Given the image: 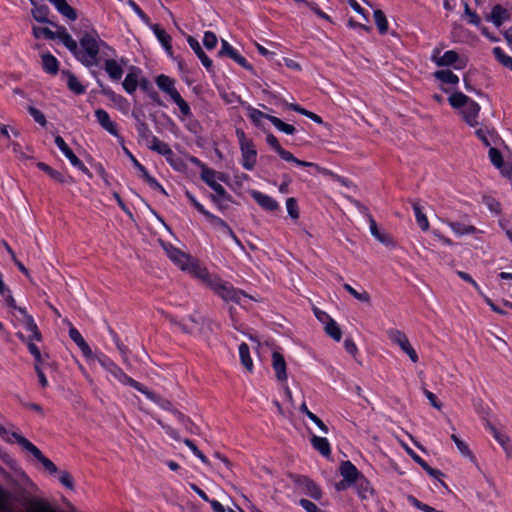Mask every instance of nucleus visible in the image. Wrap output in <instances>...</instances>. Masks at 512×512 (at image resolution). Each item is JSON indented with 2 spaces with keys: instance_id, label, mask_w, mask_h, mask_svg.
I'll return each mask as SVG.
<instances>
[{
  "instance_id": "obj_1",
  "label": "nucleus",
  "mask_w": 512,
  "mask_h": 512,
  "mask_svg": "<svg viewBox=\"0 0 512 512\" xmlns=\"http://www.w3.org/2000/svg\"><path fill=\"white\" fill-rule=\"evenodd\" d=\"M112 54L115 51L103 41L97 31L91 30L85 32L79 39V46L75 57L86 67L98 66L101 62V56H109L108 52Z\"/></svg>"
},
{
  "instance_id": "obj_2",
  "label": "nucleus",
  "mask_w": 512,
  "mask_h": 512,
  "mask_svg": "<svg viewBox=\"0 0 512 512\" xmlns=\"http://www.w3.org/2000/svg\"><path fill=\"white\" fill-rule=\"evenodd\" d=\"M162 246L166 251L167 256L182 270L188 271L200 278H204L208 275L206 269H203L198 264L194 263L188 254L182 252L172 244H163Z\"/></svg>"
},
{
  "instance_id": "obj_3",
  "label": "nucleus",
  "mask_w": 512,
  "mask_h": 512,
  "mask_svg": "<svg viewBox=\"0 0 512 512\" xmlns=\"http://www.w3.org/2000/svg\"><path fill=\"white\" fill-rule=\"evenodd\" d=\"M174 80L167 75L160 74L156 77V84L160 90L170 96V98L177 104L180 112L185 117L192 116L189 104L182 98L174 85Z\"/></svg>"
},
{
  "instance_id": "obj_4",
  "label": "nucleus",
  "mask_w": 512,
  "mask_h": 512,
  "mask_svg": "<svg viewBox=\"0 0 512 512\" xmlns=\"http://www.w3.org/2000/svg\"><path fill=\"white\" fill-rule=\"evenodd\" d=\"M363 214V223L360 222V227H368L371 235L386 247L395 248L396 242L393 237L385 230H381L370 212H367L364 208H361Z\"/></svg>"
},
{
  "instance_id": "obj_5",
  "label": "nucleus",
  "mask_w": 512,
  "mask_h": 512,
  "mask_svg": "<svg viewBox=\"0 0 512 512\" xmlns=\"http://www.w3.org/2000/svg\"><path fill=\"white\" fill-rule=\"evenodd\" d=\"M98 363L108 371L115 379L124 385L131 386L135 389H140V382L128 376L116 363H114L108 356L100 354L96 356Z\"/></svg>"
},
{
  "instance_id": "obj_6",
  "label": "nucleus",
  "mask_w": 512,
  "mask_h": 512,
  "mask_svg": "<svg viewBox=\"0 0 512 512\" xmlns=\"http://www.w3.org/2000/svg\"><path fill=\"white\" fill-rule=\"evenodd\" d=\"M16 438L17 443L26 451L31 453L42 465L43 467L50 473L56 474L58 469L56 465L37 448L32 442L23 437L20 434H13Z\"/></svg>"
},
{
  "instance_id": "obj_7",
  "label": "nucleus",
  "mask_w": 512,
  "mask_h": 512,
  "mask_svg": "<svg viewBox=\"0 0 512 512\" xmlns=\"http://www.w3.org/2000/svg\"><path fill=\"white\" fill-rule=\"evenodd\" d=\"M210 285L214 292L224 301L240 303L242 297H245V294L242 291L219 279L212 281Z\"/></svg>"
},
{
  "instance_id": "obj_8",
  "label": "nucleus",
  "mask_w": 512,
  "mask_h": 512,
  "mask_svg": "<svg viewBox=\"0 0 512 512\" xmlns=\"http://www.w3.org/2000/svg\"><path fill=\"white\" fill-rule=\"evenodd\" d=\"M431 59L439 67L453 65L455 69H463L466 66V61L460 59L458 53L454 50L446 51L441 55V51L438 48H435Z\"/></svg>"
},
{
  "instance_id": "obj_9",
  "label": "nucleus",
  "mask_w": 512,
  "mask_h": 512,
  "mask_svg": "<svg viewBox=\"0 0 512 512\" xmlns=\"http://www.w3.org/2000/svg\"><path fill=\"white\" fill-rule=\"evenodd\" d=\"M388 338L396 345L400 347V349L408 355L410 360L413 363L418 362V355L415 349L409 342L406 334L398 329H390L387 331Z\"/></svg>"
},
{
  "instance_id": "obj_10",
  "label": "nucleus",
  "mask_w": 512,
  "mask_h": 512,
  "mask_svg": "<svg viewBox=\"0 0 512 512\" xmlns=\"http://www.w3.org/2000/svg\"><path fill=\"white\" fill-rule=\"evenodd\" d=\"M266 142L279 154V156L283 160H285L287 162H293L296 165L302 166V167H314L317 169L319 168L318 165L315 163L299 160L296 157H294L291 152L282 148L278 139L272 133L267 134Z\"/></svg>"
},
{
  "instance_id": "obj_11",
  "label": "nucleus",
  "mask_w": 512,
  "mask_h": 512,
  "mask_svg": "<svg viewBox=\"0 0 512 512\" xmlns=\"http://www.w3.org/2000/svg\"><path fill=\"white\" fill-rule=\"evenodd\" d=\"M137 390L139 392H141L142 394H144L148 399H150L154 403L158 404L162 409L172 411L175 414V416L178 418L179 421L184 422L186 420V417L183 413H181L180 411H178L176 409H173L172 403L169 400L150 391L143 384L140 383V389H137Z\"/></svg>"
},
{
  "instance_id": "obj_12",
  "label": "nucleus",
  "mask_w": 512,
  "mask_h": 512,
  "mask_svg": "<svg viewBox=\"0 0 512 512\" xmlns=\"http://www.w3.org/2000/svg\"><path fill=\"white\" fill-rule=\"evenodd\" d=\"M123 150L127 157L133 163L134 167L140 172L141 177L148 183V185L152 189L158 190L162 194L167 195V192L163 188V186L148 173L147 169L134 157V155L126 147H123Z\"/></svg>"
},
{
  "instance_id": "obj_13",
  "label": "nucleus",
  "mask_w": 512,
  "mask_h": 512,
  "mask_svg": "<svg viewBox=\"0 0 512 512\" xmlns=\"http://www.w3.org/2000/svg\"><path fill=\"white\" fill-rule=\"evenodd\" d=\"M55 144L60 149V151L66 156V158L70 161L71 165L81 170L83 173L87 174L90 178L92 177L89 169L84 165V163L74 154L72 149L66 144L64 139L61 136L55 137Z\"/></svg>"
},
{
  "instance_id": "obj_14",
  "label": "nucleus",
  "mask_w": 512,
  "mask_h": 512,
  "mask_svg": "<svg viewBox=\"0 0 512 512\" xmlns=\"http://www.w3.org/2000/svg\"><path fill=\"white\" fill-rule=\"evenodd\" d=\"M190 322L192 325L187 324H179V328L184 332L188 334H194V333H204L205 328L208 330H211L210 324L211 321L205 317H196L195 315H191L189 317Z\"/></svg>"
},
{
  "instance_id": "obj_15",
  "label": "nucleus",
  "mask_w": 512,
  "mask_h": 512,
  "mask_svg": "<svg viewBox=\"0 0 512 512\" xmlns=\"http://www.w3.org/2000/svg\"><path fill=\"white\" fill-rule=\"evenodd\" d=\"M354 488L361 499L369 500L374 497V490L369 481L354 467Z\"/></svg>"
},
{
  "instance_id": "obj_16",
  "label": "nucleus",
  "mask_w": 512,
  "mask_h": 512,
  "mask_svg": "<svg viewBox=\"0 0 512 512\" xmlns=\"http://www.w3.org/2000/svg\"><path fill=\"white\" fill-rule=\"evenodd\" d=\"M480 109H481L480 105L471 99V101H469L460 110V113L468 126L477 127L479 125L477 118H478Z\"/></svg>"
},
{
  "instance_id": "obj_17",
  "label": "nucleus",
  "mask_w": 512,
  "mask_h": 512,
  "mask_svg": "<svg viewBox=\"0 0 512 512\" xmlns=\"http://www.w3.org/2000/svg\"><path fill=\"white\" fill-rule=\"evenodd\" d=\"M215 177L216 172L213 169L203 166V170L201 171V179L215 192L214 195H219L226 198L227 191L221 184L216 182Z\"/></svg>"
},
{
  "instance_id": "obj_18",
  "label": "nucleus",
  "mask_w": 512,
  "mask_h": 512,
  "mask_svg": "<svg viewBox=\"0 0 512 512\" xmlns=\"http://www.w3.org/2000/svg\"><path fill=\"white\" fill-rule=\"evenodd\" d=\"M339 473L343 479L334 484L337 491H343L352 486V462L342 461L339 467Z\"/></svg>"
},
{
  "instance_id": "obj_19",
  "label": "nucleus",
  "mask_w": 512,
  "mask_h": 512,
  "mask_svg": "<svg viewBox=\"0 0 512 512\" xmlns=\"http://www.w3.org/2000/svg\"><path fill=\"white\" fill-rule=\"evenodd\" d=\"M241 156H242V166L246 170H253L254 166L256 164V158H257V150L255 148V145L252 142L248 144H244L240 147Z\"/></svg>"
},
{
  "instance_id": "obj_20",
  "label": "nucleus",
  "mask_w": 512,
  "mask_h": 512,
  "mask_svg": "<svg viewBox=\"0 0 512 512\" xmlns=\"http://www.w3.org/2000/svg\"><path fill=\"white\" fill-rule=\"evenodd\" d=\"M95 117L100 126L105 129L108 133L115 137H120L117 124L111 120L109 114L104 109H96Z\"/></svg>"
},
{
  "instance_id": "obj_21",
  "label": "nucleus",
  "mask_w": 512,
  "mask_h": 512,
  "mask_svg": "<svg viewBox=\"0 0 512 512\" xmlns=\"http://www.w3.org/2000/svg\"><path fill=\"white\" fill-rule=\"evenodd\" d=\"M510 18V12L500 4L495 5L491 12L485 16L486 21L493 23L496 27H500Z\"/></svg>"
},
{
  "instance_id": "obj_22",
  "label": "nucleus",
  "mask_w": 512,
  "mask_h": 512,
  "mask_svg": "<svg viewBox=\"0 0 512 512\" xmlns=\"http://www.w3.org/2000/svg\"><path fill=\"white\" fill-rule=\"evenodd\" d=\"M476 136L482 141L486 147L497 146L501 138L494 129L488 127H479L475 130Z\"/></svg>"
},
{
  "instance_id": "obj_23",
  "label": "nucleus",
  "mask_w": 512,
  "mask_h": 512,
  "mask_svg": "<svg viewBox=\"0 0 512 512\" xmlns=\"http://www.w3.org/2000/svg\"><path fill=\"white\" fill-rule=\"evenodd\" d=\"M140 74L141 70L137 67H131L129 73L126 75L124 81L122 82L123 89L128 94H133L137 87H140Z\"/></svg>"
},
{
  "instance_id": "obj_24",
  "label": "nucleus",
  "mask_w": 512,
  "mask_h": 512,
  "mask_svg": "<svg viewBox=\"0 0 512 512\" xmlns=\"http://www.w3.org/2000/svg\"><path fill=\"white\" fill-rule=\"evenodd\" d=\"M251 197L255 200V202L264 210L273 212L279 208L278 202L273 199L271 196L266 195L260 191H252Z\"/></svg>"
},
{
  "instance_id": "obj_25",
  "label": "nucleus",
  "mask_w": 512,
  "mask_h": 512,
  "mask_svg": "<svg viewBox=\"0 0 512 512\" xmlns=\"http://www.w3.org/2000/svg\"><path fill=\"white\" fill-rule=\"evenodd\" d=\"M187 42H188L189 46L191 47V49L194 51V53L197 55L199 60L201 61L202 65L208 71H212V69H213V62L205 54V52L203 51V49H202L200 43L198 42V40L196 38H194L193 36H188L187 37Z\"/></svg>"
},
{
  "instance_id": "obj_26",
  "label": "nucleus",
  "mask_w": 512,
  "mask_h": 512,
  "mask_svg": "<svg viewBox=\"0 0 512 512\" xmlns=\"http://www.w3.org/2000/svg\"><path fill=\"white\" fill-rule=\"evenodd\" d=\"M272 367L278 381L287 379L286 361L280 352L274 351L272 353Z\"/></svg>"
},
{
  "instance_id": "obj_27",
  "label": "nucleus",
  "mask_w": 512,
  "mask_h": 512,
  "mask_svg": "<svg viewBox=\"0 0 512 512\" xmlns=\"http://www.w3.org/2000/svg\"><path fill=\"white\" fill-rule=\"evenodd\" d=\"M18 311L24 316V325L26 330L31 333L29 336L31 340L41 341L42 335L33 317L27 313L25 308H18Z\"/></svg>"
},
{
  "instance_id": "obj_28",
  "label": "nucleus",
  "mask_w": 512,
  "mask_h": 512,
  "mask_svg": "<svg viewBox=\"0 0 512 512\" xmlns=\"http://www.w3.org/2000/svg\"><path fill=\"white\" fill-rule=\"evenodd\" d=\"M354 12L358 15V19H354V27L357 26L365 31H370L371 26L367 25L369 22L370 9L361 7L360 4L354 0Z\"/></svg>"
},
{
  "instance_id": "obj_29",
  "label": "nucleus",
  "mask_w": 512,
  "mask_h": 512,
  "mask_svg": "<svg viewBox=\"0 0 512 512\" xmlns=\"http://www.w3.org/2000/svg\"><path fill=\"white\" fill-rule=\"evenodd\" d=\"M69 336L76 343V345L79 347V349L81 350L82 354L86 358L94 357L91 348L89 347L87 342L84 340V338L82 337L80 332L75 327H71L69 329Z\"/></svg>"
},
{
  "instance_id": "obj_30",
  "label": "nucleus",
  "mask_w": 512,
  "mask_h": 512,
  "mask_svg": "<svg viewBox=\"0 0 512 512\" xmlns=\"http://www.w3.org/2000/svg\"><path fill=\"white\" fill-rule=\"evenodd\" d=\"M104 69L112 81L118 82L124 73L120 63L114 59H106L104 62Z\"/></svg>"
},
{
  "instance_id": "obj_31",
  "label": "nucleus",
  "mask_w": 512,
  "mask_h": 512,
  "mask_svg": "<svg viewBox=\"0 0 512 512\" xmlns=\"http://www.w3.org/2000/svg\"><path fill=\"white\" fill-rule=\"evenodd\" d=\"M133 117L136 120V130L138 133V137L140 140L145 141L149 144L152 141V138L155 137L152 135V132L147 123H145L137 114L132 113Z\"/></svg>"
},
{
  "instance_id": "obj_32",
  "label": "nucleus",
  "mask_w": 512,
  "mask_h": 512,
  "mask_svg": "<svg viewBox=\"0 0 512 512\" xmlns=\"http://www.w3.org/2000/svg\"><path fill=\"white\" fill-rule=\"evenodd\" d=\"M49 2L52 3L57 11L68 20L74 21L77 19L76 10L72 8L66 0H49Z\"/></svg>"
},
{
  "instance_id": "obj_33",
  "label": "nucleus",
  "mask_w": 512,
  "mask_h": 512,
  "mask_svg": "<svg viewBox=\"0 0 512 512\" xmlns=\"http://www.w3.org/2000/svg\"><path fill=\"white\" fill-rule=\"evenodd\" d=\"M62 76L66 77L67 80V86L69 90H71L73 93L77 95L84 94L86 89L85 86H83L78 78L69 70H63Z\"/></svg>"
},
{
  "instance_id": "obj_34",
  "label": "nucleus",
  "mask_w": 512,
  "mask_h": 512,
  "mask_svg": "<svg viewBox=\"0 0 512 512\" xmlns=\"http://www.w3.org/2000/svg\"><path fill=\"white\" fill-rule=\"evenodd\" d=\"M37 167L47 173L54 181L58 183H69L72 182V178L70 176H65L61 172L53 169L49 165L44 162H38Z\"/></svg>"
},
{
  "instance_id": "obj_35",
  "label": "nucleus",
  "mask_w": 512,
  "mask_h": 512,
  "mask_svg": "<svg viewBox=\"0 0 512 512\" xmlns=\"http://www.w3.org/2000/svg\"><path fill=\"white\" fill-rule=\"evenodd\" d=\"M407 453L413 458L415 462H417L430 476L438 479L443 476V473L438 470L430 467L425 460H423L419 455H417L411 448L405 446Z\"/></svg>"
},
{
  "instance_id": "obj_36",
  "label": "nucleus",
  "mask_w": 512,
  "mask_h": 512,
  "mask_svg": "<svg viewBox=\"0 0 512 512\" xmlns=\"http://www.w3.org/2000/svg\"><path fill=\"white\" fill-rule=\"evenodd\" d=\"M354 299L358 300L360 302L359 312L367 315L371 309H372V302L370 294L363 290L361 292H358L354 290Z\"/></svg>"
},
{
  "instance_id": "obj_37",
  "label": "nucleus",
  "mask_w": 512,
  "mask_h": 512,
  "mask_svg": "<svg viewBox=\"0 0 512 512\" xmlns=\"http://www.w3.org/2000/svg\"><path fill=\"white\" fill-rule=\"evenodd\" d=\"M56 38H59L65 47L75 55L77 52L78 43L71 37V35L67 32L66 28L61 27L56 32Z\"/></svg>"
},
{
  "instance_id": "obj_38",
  "label": "nucleus",
  "mask_w": 512,
  "mask_h": 512,
  "mask_svg": "<svg viewBox=\"0 0 512 512\" xmlns=\"http://www.w3.org/2000/svg\"><path fill=\"white\" fill-rule=\"evenodd\" d=\"M311 445L322 456L328 457L331 454V447L328 440L324 437L313 435L311 437Z\"/></svg>"
},
{
  "instance_id": "obj_39",
  "label": "nucleus",
  "mask_w": 512,
  "mask_h": 512,
  "mask_svg": "<svg viewBox=\"0 0 512 512\" xmlns=\"http://www.w3.org/2000/svg\"><path fill=\"white\" fill-rule=\"evenodd\" d=\"M140 89L145 92L148 97L155 102L157 105L162 106L163 102L158 94V92L154 89L152 83L147 79L142 77L140 80Z\"/></svg>"
},
{
  "instance_id": "obj_40",
  "label": "nucleus",
  "mask_w": 512,
  "mask_h": 512,
  "mask_svg": "<svg viewBox=\"0 0 512 512\" xmlns=\"http://www.w3.org/2000/svg\"><path fill=\"white\" fill-rule=\"evenodd\" d=\"M153 32L159 42L163 45L166 52L171 56L172 55V45H171V36L162 28H160L159 25L155 24L153 26Z\"/></svg>"
},
{
  "instance_id": "obj_41",
  "label": "nucleus",
  "mask_w": 512,
  "mask_h": 512,
  "mask_svg": "<svg viewBox=\"0 0 512 512\" xmlns=\"http://www.w3.org/2000/svg\"><path fill=\"white\" fill-rule=\"evenodd\" d=\"M32 8V16L33 18L40 23H51L48 19L49 8L47 5H37L33 0H31Z\"/></svg>"
},
{
  "instance_id": "obj_42",
  "label": "nucleus",
  "mask_w": 512,
  "mask_h": 512,
  "mask_svg": "<svg viewBox=\"0 0 512 512\" xmlns=\"http://www.w3.org/2000/svg\"><path fill=\"white\" fill-rule=\"evenodd\" d=\"M41 58L43 69L50 75H56L59 70V62L56 57L50 53H45Z\"/></svg>"
},
{
  "instance_id": "obj_43",
  "label": "nucleus",
  "mask_w": 512,
  "mask_h": 512,
  "mask_svg": "<svg viewBox=\"0 0 512 512\" xmlns=\"http://www.w3.org/2000/svg\"><path fill=\"white\" fill-rule=\"evenodd\" d=\"M148 147L149 149L167 158L173 155V151L170 146L167 143L159 140L157 137L152 138V141L148 144Z\"/></svg>"
},
{
  "instance_id": "obj_44",
  "label": "nucleus",
  "mask_w": 512,
  "mask_h": 512,
  "mask_svg": "<svg viewBox=\"0 0 512 512\" xmlns=\"http://www.w3.org/2000/svg\"><path fill=\"white\" fill-rule=\"evenodd\" d=\"M300 483L305 487L307 495L315 500H320L322 497V491L320 487L311 479L303 477Z\"/></svg>"
},
{
  "instance_id": "obj_45",
  "label": "nucleus",
  "mask_w": 512,
  "mask_h": 512,
  "mask_svg": "<svg viewBox=\"0 0 512 512\" xmlns=\"http://www.w3.org/2000/svg\"><path fill=\"white\" fill-rule=\"evenodd\" d=\"M448 225L452 229V231L458 236H463L466 234H474L477 232V229L475 226L467 225L465 223L458 222V221L448 222Z\"/></svg>"
},
{
  "instance_id": "obj_46",
  "label": "nucleus",
  "mask_w": 512,
  "mask_h": 512,
  "mask_svg": "<svg viewBox=\"0 0 512 512\" xmlns=\"http://www.w3.org/2000/svg\"><path fill=\"white\" fill-rule=\"evenodd\" d=\"M412 208L416 217V221L419 227L423 231H427L429 229V221L426 215L423 213L422 207L420 206L419 201H412Z\"/></svg>"
},
{
  "instance_id": "obj_47",
  "label": "nucleus",
  "mask_w": 512,
  "mask_h": 512,
  "mask_svg": "<svg viewBox=\"0 0 512 512\" xmlns=\"http://www.w3.org/2000/svg\"><path fill=\"white\" fill-rule=\"evenodd\" d=\"M300 411L304 413L313 423H315L322 433L328 434V426L313 412H311L305 403L300 406Z\"/></svg>"
},
{
  "instance_id": "obj_48",
  "label": "nucleus",
  "mask_w": 512,
  "mask_h": 512,
  "mask_svg": "<svg viewBox=\"0 0 512 512\" xmlns=\"http://www.w3.org/2000/svg\"><path fill=\"white\" fill-rule=\"evenodd\" d=\"M239 356L242 365L251 372L253 370V362L250 356L249 346L246 343H241L239 345Z\"/></svg>"
},
{
  "instance_id": "obj_49",
  "label": "nucleus",
  "mask_w": 512,
  "mask_h": 512,
  "mask_svg": "<svg viewBox=\"0 0 512 512\" xmlns=\"http://www.w3.org/2000/svg\"><path fill=\"white\" fill-rule=\"evenodd\" d=\"M449 104L455 109H462L471 99L462 92H454L448 98Z\"/></svg>"
},
{
  "instance_id": "obj_50",
  "label": "nucleus",
  "mask_w": 512,
  "mask_h": 512,
  "mask_svg": "<svg viewBox=\"0 0 512 512\" xmlns=\"http://www.w3.org/2000/svg\"><path fill=\"white\" fill-rule=\"evenodd\" d=\"M436 79L443 83L456 85L459 82V78L451 70H439L434 73Z\"/></svg>"
},
{
  "instance_id": "obj_51",
  "label": "nucleus",
  "mask_w": 512,
  "mask_h": 512,
  "mask_svg": "<svg viewBox=\"0 0 512 512\" xmlns=\"http://www.w3.org/2000/svg\"><path fill=\"white\" fill-rule=\"evenodd\" d=\"M325 332L335 341L339 342L342 337V332L338 324L332 319L324 326Z\"/></svg>"
},
{
  "instance_id": "obj_52",
  "label": "nucleus",
  "mask_w": 512,
  "mask_h": 512,
  "mask_svg": "<svg viewBox=\"0 0 512 512\" xmlns=\"http://www.w3.org/2000/svg\"><path fill=\"white\" fill-rule=\"evenodd\" d=\"M269 121L281 132L286 133L288 135H292L295 133L296 129L293 125L287 124L283 122L278 117H271L269 118Z\"/></svg>"
},
{
  "instance_id": "obj_53",
  "label": "nucleus",
  "mask_w": 512,
  "mask_h": 512,
  "mask_svg": "<svg viewBox=\"0 0 512 512\" xmlns=\"http://www.w3.org/2000/svg\"><path fill=\"white\" fill-rule=\"evenodd\" d=\"M495 58L506 68L512 71V57L505 54L500 47L493 48Z\"/></svg>"
},
{
  "instance_id": "obj_54",
  "label": "nucleus",
  "mask_w": 512,
  "mask_h": 512,
  "mask_svg": "<svg viewBox=\"0 0 512 512\" xmlns=\"http://www.w3.org/2000/svg\"><path fill=\"white\" fill-rule=\"evenodd\" d=\"M374 19L380 34H385L388 31V22L385 14L381 10L374 11Z\"/></svg>"
},
{
  "instance_id": "obj_55",
  "label": "nucleus",
  "mask_w": 512,
  "mask_h": 512,
  "mask_svg": "<svg viewBox=\"0 0 512 512\" xmlns=\"http://www.w3.org/2000/svg\"><path fill=\"white\" fill-rule=\"evenodd\" d=\"M211 201L218 207L219 210L225 211L229 208V204L232 202V197L226 192V198L219 195H210Z\"/></svg>"
},
{
  "instance_id": "obj_56",
  "label": "nucleus",
  "mask_w": 512,
  "mask_h": 512,
  "mask_svg": "<svg viewBox=\"0 0 512 512\" xmlns=\"http://www.w3.org/2000/svg\"><path fill=\"white\" fill-rule=\"evenodd\" d=\"M248 116L252 120V122L257 126L260 125L262 119L269 120V118L273 117L272 115L266 114L253 107H248Z\"/></svg>"
},
{
  "instance_id": "obj_57",
  "label": "nucleus",
  "mask_w": 512,
  "mask_h": 512,
  "mask_svg": "<svg viewBox=\"0 0 512 512\" xmlns=\"http://www.w3.org/2000/svg\"><path fill=\"white\" fill-rule=\"evenodd\" d=\"M489 159L491 163L497 167L501 168L503 165V158L501 152L496 148V146H492L489 148Z\"/></svg>"
},
{
  "instance_id": "obj_58",
  "label": "nucleus",
  "mask_w": 512,
  "mask_h": 512,
  "mask_svg": "<svg viewBox=\"0 0 512 512\" xmlns=\"http://www.w3.org/2000/svg\"><path fill=\"white\" fill-rule=\"evenodd\" d=\"M451 439L454 441V443L456 444L458 450L460 451V453L465 456V457H469V458H473V454L471 453L468 445L463 442L462 440H460L457 435L455 434H452L451 435Z\"/></svg>"
},
{
  "instance_id": "obj_59",
  "label": "nucleus",
  "mask_w": 512,
  "mask_h": 512,
  "mask_svg": "<svg viewBox=\"0 0 512 512\" xmlns=\"http://www.w3.org/2000/svg\"><path fill=\"white\" fill-rule=\"evenodd\" d=\"M237 54L238 52L226 40H222V47L218 52V56H227L233 59Z\"/></svg>"
},
{
  "instance_id": "obj_60",
  "label": "nucleus",
  "mask_w": 512,
  "mask_h": 512,
  "mask_svg": "<svg viewBox=\"0 0 512 512\" xmlns=\"http://www.w3.org/2000/svg\"><path fill=\"white\" fill-rule=\"evenodd\" d=\"M286 208L289 216L293 219L299 218L298 205L295 198L290 197L286 200Z\"/></svg>"
},
{
  "instance_id": "obj_61",
  "label": "nucleus",
  "mask_w": 512,
  "mask_h": 512,
  "mask_svg": "<svg viewBox=\"0 0 512 512\" xmlns=\"http://www.w3.org/2000/svg\"><path fill=\"white\" fill-rule=\"evenodd\" d=\"M206 218L211 223L212 226L220 229L222 232H224L229 227V225L223 219H221L218 216H215L212 213H210Z\"/></svg>"
},
{
  "instance_id": "obj_62",
  "label": "nucleus",
  "mask_w": 512,
  "mask_h": 512,
  "mask_svg": "<svg viewBox=\"0 0 512 512\" xmlns=\"http://www.w3.org/2000/svg\"><path fill=\"white\" fill-rule=\"evenodd\" d=\"M59 481L60 483L69 490H74V481L73 477L68 471H60L59 472Z\"/></svg>"
},
{
  "instance_id": "obj_63",
  "label": "nucleus",
  "mask_w": 512,
  "mask_h": 512,
  "mask_svg": "<svg viewBox=\"0 0 512 512\" xmlns=\"http://www.w3.org/2000/svg\"><path fill=\"white\" fill-rule=\"evenodd\" d=\"M217 36L215 35V33L211 32V31H207L204 33V37H203V45L208 49V50H211V49H214L217 45Z\"/></svg>"
},
{
  "instance_id": "obj_64",
  "label": "nucleus",
  "mask_w": 512,
  "mask_h": 512,
  "mask_svg": "<svg viewBox=\"0 0 512 512\" xmlns=\"http://www.w3.org/2000/svg\"><path fill=\"white\" fill-rule=\"evenodd\" d=\"M407 500L414 506L416 507L417 509L419 510H422L424 512H436V509H434L433 507L427 505V504H424L422 503L421 501H419L417 498H415L414 496L412 495H408L407 496Z\"/></svg>"
}]
</instances>
